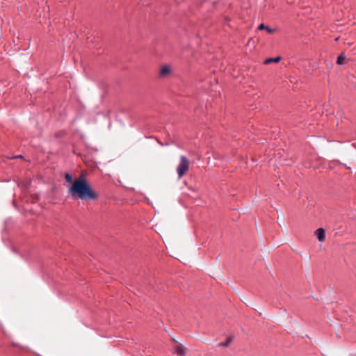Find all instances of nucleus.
<instances>
[{
	"label": "nucleus",
	"mask_w": 356,
	"mask_h": 356,
	"mask_svg": "<svg viewBox=\"0 0 356 356\" xmlns=\"http://www.w3.org/2000/svg\"><path fill=\"white\" fill-rule=\"evenodd\" d=\"M68 193L74 199H80L84 200H94L98 198V195L95 193L84 175H81L79 178L75 179L68 189Z\"/></svg>",
	"instance_id": "nucleus-1"
},
{
	"label": "nucleus",
	"mask_w": 356,
	"mask_h": 356,
	"mask_svg": "<svg viewBox=\"0 0 356 356\" xmlns=\"http://www.w3.org/2000/svg\"><path fill=\"white\" fill-rule=\"evenodd\" d=\"M189 169V161L185 156H181L180 163L177 168L179 178L182 177Z\"/></svg>",
	"instance_id": "nucleus-2"
},
{
	"label": "nucleus",
	"mask_w": 356,
	"mask_h": 356,
	"mask_svg": "<svg viewBox=\"0 0 356 356\" xmlns=\"http://www.w3.org/2000/svg\"><path fill=\"white\" fill-rule=\"evenodd\" d=\"M316 236L318 241L323 242L325 239V232L323 228H318L315 232Z\"/></svg>",
	"instance_id": "nucleus-3"
},
{
	"label": "nucleus",
	"mask_w": 356,
	"mask_h": 356,
	"mask_svg": "<svg viewBox=\"0 0 356 356\" xmlns=\"http://www.w3.org/2000/svg\"><path fill=\"white\" fill-rule=\"evenodd\" d=\"M171 72V69L169 66L168 65H165V66H163L161 70H160V72H159V76L160 77H166L167 76H168Z\"/></svg>",
	"instance_id": "nucleus-4"
},
{
	"label": "nucleus",
	"mask_w": 356,
	"mask_h": 356,
	"mask_svg": "<svg viewBox=\"0 0 356 356\" xmlns=\"http://www.w3.org/2000/svg\"><path fill=\"white\" fill-rule=\"evenodd\" d=\"M234 337H227L225 341H222L216 345L217 347H228L233 341Z\"/></svg>",
	"instance_id": "nucleus-5"
},
{
	"label": "nucleus",
	"mask_w": 356,
	"mask_h": 356,
	"mask_svg": "<svg viewBox=\"0 0 356 356\" xmlns=\"http://www.w3.org/2000/svg\"><path fill=\"white\" fill-rule=\"evenodd\" d=\"M175 353L179 356H184L186 355V348L181 345L175 346Z\"/></svg>",
	"instance_id": "nucleus-6"
},
{
	"label": "nucleus",
	"mask_w": 356,
	"mask_h": 356,
	"mask_svg": "<svg viewBox=\"0 0 356 356\" xmlns=\"http://www.w3.org/2000/svg\"><path fill=\"white\" fill-rule=\"evenodd\" d=\"M258 29L259 30H264L265 29V31H267V32L270 34L274 33L275 32V29H271V28L264 25V24H261L259 26Z\"/></svg>",
	"instance_id": "nucleus-7"
},
{
	"label": "nucleus",
	"mask_w": 356,
	"mask_h": 356,
	"mask_svg": "<svg viewBox=\"0 0 356 356\" xmlns=\"http://www.w3.org/2000/svg\"><path fill=\"white\" fill-rule=\"evenodd\" d=\"M281 60V57L277 56L276 58H270L264 61L265 65H268L273 63H278Z\"/></svg>",
	"instance_id": "nucleus-8"
},
{
	"label": "nucleus",
	"mask_w": 356,
	"mask_h": 356,
	"mask_svg": "<svg viewBox=\"0 0 356 356\" xmlns=\"http://www.w3.org/2000/svg\"><path fill=\"white\" fill-rule=\"evenodd\" d=\"M345 60H346V56L343 54H341L337 58V63L338 65H343L344 63Z\"/></svg>",
	"instance_id": "nucleus-9"
},
{
	"label": "nucleus",
	"mask_w": 356,
	"mask_h": 356,
	"mask_svg": "<svg viewBox=\"0 0 356 356\" xmlns=\"http://www.w3.org/2000/svg\"><path fill=\"white\" fill-rule=\"evenodd\" d=\"M65 180H66V181L67 183H70V184H72V183L74 182L72 177L70 174H68V173L65 174Z\"/></svg>",
	"instance_id": "nucleus-10"
},
{
	"label": "nucleus",
	"mask_w": 356,
	"mask_h": 356,
	"mask_svg": "<svg viewBox=\"0 0 356 356\" xmlns=\"http://www.w3.org/2000/svg\"><path fill=\"white\" fill-rule=\"evenodd\" d=\"M210 84V81H207V83H205L203 86H201V88L205 90V91H207L209 89V85Z\"/></svg>",
	"instance_id": "nucleus-11"
},
{
	"label": "nucleus",
	"mask_w": 356,
	"mask_h": 356,
	"mask_svg": "<svg viewBox=\"0 0 356 356\" xmlns=\"http://www.w3.org/2000/svg\"><path fill=\"white\" fill-rule=\"evenodd\" d=\"M287 2H288L289 3L292 4V3H294V0H287Z\"/></svg>",
	"instance_id": "nucleus-12"
},
{
	"label": "nucleus",
	"mask_w": 356,
	"mask_h": 356,
	"mask_svg": "<svg viewBox=\"0 0 356 356\" xmlns=\"http://www.w3.org/2000/svg\"><path fill=\"white\" fill-rule=\"evenodd\" d=\"M198 81H199V82H202V81H203V79H202L201 77H199Z\"/></svg>",
	"instance_id": "nucleus-13"
},
{
	"label": "nucleus",
	"mask_w": 356,
	"mask_h": 356,
	"mask_svg": "<svg viewBox=\"0 0 356 356\" xmlns=\"http://www.w3.org/2000/svg\"><path fill=\"white\" fill-rule=\"evenodd\" d=\"M18 157H22V155L15 156V158H18Z\"/></svg>",
	"instance_id": "nucleus-14"
}]
</instances>
